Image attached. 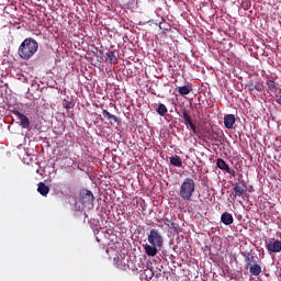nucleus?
I'll use <instances>...</instances> for the list:
<instances>
[{
	"instance_id": "f257e3e1",
	"label": "nucleus",
	"mask_w": 281,
	"mask_h": 281,
	"mask_svg": "<svg viewBox=\"0 0 281 281\" xmlns=\"http://www.w3.org/2000/svg\"><path fill=\"white\" fill-rule=\"evenodd\" d=\"M147 240L149 244L144 246L145 254L155 258L158 254V249L164 247V235L157 228H151L147 235Z\"/></svg>"
},
{
	"instance_id": "f03ea898",
	"label": "nucleus",
	"mask_w": 281,
	"mask_h": 281,
	"mask_svg": "<svg viewBox=\"0 0 281 281\" xmlns=\"http://www.w3.org/2000/svg\"><path fill=\"white\" fill-rule=\"evenodd\" d=\"M36 52H38V42L32 37L25 38L18 49V54L22 60H30Z\"/></svg>"
},
{
	"instance_id": "7ed1b4c3",
	"label": "nucleus",
	"mask_w": 281,
	"mask_h": 281,
	"mask_svg": "<svg viewBox=\"0 0 281 281\" xmlns=\"http://www.w3.org/2000/svg\"><path fill=\"white\" fill-rule=\"evenodd\" d=\"M194 192H196V183H194V179L184 178L180 186L179 196L182 201H192Z\"/></svg>"
},
{
	"instance_id": "20e7f679",
	"label": "nucleus",
	"mask_w": 281,
	"mask_h": 281,
	"mask_svg": "<svg viewBox=\"0 0 281 281\" xmlns=\"http://www.w3.org/2000/svg\"><path fill=\"white\" fill-rule=\"evenodd\" d=\"M248 91H258L262 93L265 91V82L262 79H254L247 82Z\"/></svg>"
},
{
	"instance_id": "39448f33",
	"label": "nucleus",
	"mask_w": 281,
	"mask_h": 281,
	"mask_svg": "<svg viewBox=\"0 0 281 281\" xmlns=\"http://www.w3.org/2000/svg\"><path fill=\"white\" fill-rule=\"evenodd\" d=\"M80 200L86 205H93V201L95 200V198L93 196V192L88 189H83L80 191Z\"/></svg>"
},
{
	"instance_id": "423d86ee",
	"label": "nucleus",
	"mask_w": 281,
	"mask_h": 281,
	"mask_svg": "<svg viewBox=\"0 0 281 281\" xmlns=\"http://www.w3.org/2000/svg\"><path fill=\"white\" fill-rule=\"evenodd\" d=\"M266 248L270 254H280L281 251V240L279 239H270L266 243Z\"/></svg>"
},
{
	"instance_id": "0eeeda50",
	"label": "nucleus",
	"mask_w": 281,
	"mask_h": 281,
	"mask_svg": "<svg viewBox=\"0 0 281 281\" xmlns=\"http://www.w3.org/2000/svg\"><path fill=\"white\" fill-rule=\"evenodd\" d=\"M181 117H183L186 126H189L192 133L196 135V125L192 122V116L188 113V110H182Z\"/></svg>"
},
{
	"instance_id": "6e6552de",
	"label": "nucleus",
	"mask_w": 281,
	"mask_h": 281,
	"mask_svg": "<svg viewBox=\"0 0 281 281\" xmlns=\"http://www.w3.org/2000/svg\"><path fill=\"white\" fill-rule=\"evenodd\" d=\"M173 217L169 218V217H162V223L164 225H166V227H168V229H171V232H173V234H179V224L175 223L173 221L176 218Z\"/></svg>"
},
{
	"instance_id": "1a4fd4ad",
	"label": "nucleus",
	"mask_w": 281,
	"mask_h": 281,
	"mask_svg": "<svg viewBox=\"0 0 281 281\" xmlns=\"http://www.w3.org/2000/svg\"><path fill=\"white\" fill-rule=\"evenodd\" d=\"M13 114L20 120L22 128H27L30 126V119L25 114L19 112V110H13Z\"/></svg>"
},
{
	"instance_id": "9d476101",
	"label": "nucleus",
	"mask_w": 281,
	"mask_h": 281,
	"mask_svg": "<svg viewBox=\"0 0 281 281\" xmlns=\"http://www.w3.org/2000/svg\"><path fill=\"white\" fill-rule=\"evenodd\" d=\"M266 87L268 88V91H270V93H278L279 91H281L280 86H278V83H276V81L273 79H268L266 81Z\"/></svg>"
},
{
	"instance_id": "9b49d317",
	"label": "nucleus",
	"mask_w": 281,
	"mask_h": 281,
	"mask_svg": "<svg viewBox=\"0 0 281 281\" xmlns=\"http://www.w3.org/2000/svg\"><path fill=\"white\" fill-rule=\"evenodd\" d=\"M234 124H236V116L234 114H226L224 116L225 128H234Z\"/></svg>"
},
{
	"instance_id": "f8f14e48",
	"label": "nucleus",
	"mask_w": 281,
	"mask_h": 281,
	"mask_svg": "<svg viewBox=\"0 0 281 281\" xmlns=\"http://www.w3.org/2000/svg\"><path fill=\"white\" fill-rule=\"evenodd\" d=\"M233 191L235 192L234 199H236V196H243V194H245V186H241L240 182H236Z\"/></svg>"
},
{
	"instance_id": "ddd939ff",
	"label": "nucleus",
	"mask_w": 281,
	"mask_h": 281,
	"mask_svg": "<svg viewBox=\"0 0 281 281\" xmlns=\"http://www.w3.org/2000/svg\"><path fill=\"white\" fill-rule=\"evenodd\" d=\"M221 222L224 225H232L234 223V216L228 212H224L221 216Z\"/></svg>"
},
{
	"instance_id": "4468645a",
	"label": "nucleus",
	"mask_w": 281,
	"mask_h": 281,
	"mask_svg": "<svg viewBox=\"0 0 281 281\" xmlns=\"http://www.w3.org/2000/svg\"><path fill=\"white\" fill-rule=\"evenodd\" d=\"M37 192L42 196H47L49 194V187H47V184H45V182H40L37 184Z\"/></svg>"
},
{
	"instance_id": "2eb2a0df",
	"label": "nucleus",
	"mask_w": 281,
	"mask_h": 281,
	"mask_svg": "<svg viewBox=\"0 0 281 281\" xmlns=\"http://www.w3.org/2000/svg\"><path fill=\"white\" fill-rule=\"evenodd\" d=\"M178 93L180 95H190V93H192V85L188 83L186 86L179 87Z\"/></svg>"
},
{
	"instance_id": "dca6fc26",
	"label": "nucleus",
	"mask_w": 281,
	"mask_h": 281,
	"mask_svg": "<svg viewBox=\"0 0 281 281\" xmlns=\"http://www.w3.org/2000/svg\"><path fill=\"white\" fill-rule=\"evenodd\" d=\"M169 161H170L171 166H175L176 168H181V166H183V160H181V157L178 155L171 156L169 158Z\"/></svg>"
},
{
	"instance_id": "f3484780",
	"label": "nucleus",
	"mask_w": 281,
	"mask_h": 281,
	"mask_svg": "<svg viewBox=\"0 0 281 281\" xmlns=\"http://www.w3.org/2000/svg\"><path fill=\"white\" fill-rule=\"evenodd\" d=\"M117 269H121L122 271H128L131 269V266H128V259H120L116 262Z\"/></svg>"
},
{
	"instance_id": "a211bd4d",
	"label": "nucleus",
	"mask_w": 281,
	"mask_h": 281,
	"mask_svg": "<svg viewBox=\"0 0 281 281\" xmlns=\"http://www.w3.org/2000/svg\"><path fill=\"white\" fill-rule=\"evenodd\" d=\"M249 272L251 276H260L262 273V267L258 263H254L250 266Z\"/></svg>"
},
{
	"instance_id": "6ab92c4d",
	"label": "nucleus",
	"mask_w": 281,
	"mask_h": 281,
	"mask_svg": "<svg viewBox=\"0 0 281 281\" xmlns=\"http://www.w3.org/2000/svg\"><path fill=\"white\" fill-rule=\"evenodd\" d=\"M216 166H217V168H220V170H224L225 172H227V170H229V165H227V162H225L223 160V158L217 159Z\"/></svg>"
},
{
	"instance_id": "aec40b11",
	"label": "nucleus",
	"mask_w": 281,
	"mask_h": 281,
	"mask_svg": "<svg viewBox=\"0 0 281 281\" xmlns=\"http://www.w3.org/2000/svg\"><path fill=\"white\" fill-rule=\"evenodd\" d=\"M156 112L158 113V115H160V117H164V115L168 113V108L166 106V104L159 103Z\"/></svg>"
},
{
	"instance_id": "412c9836",
	"label": "nucleus",
	"mask_w": 281,
	"mask_h": 281,
	"mask_svg": "<svg viewBox=\"0 0 281 281\" xmlns=\"http://www.w3.org/2000/svg\"><path fill=\"white\" fill-rule=\"evenodd\" d=\"M103 116L109 120L110 122H119L117 116H115L114 114H111L110 112H108L106 110H102Z\"/></svg>"
},
{
	"instance_id": "4be33fe9",
	"label": "nucleus",
	"mask_w": 281,
	"mask_h": 281,
	"mask_svg": "<svg viewBox=\"0 0 281 281\" xmlns=\"http://www.w3.org/2000/svg\"><path fill=\"white\" fill-rule=\"evenodd\" d=\"M105 60H109V63H116L117 56H115V52H110L106 54Z\"/></svg>"
},
{
	"instance_id": "5701e85b",
	"label": "nucleus",
	"mask_w": 281,
	"mask_h": 281,
	"mask_svg": "<svg viewBox=\"0 0 281 281\" xmlns=\"http://www.w3.org/2000/svg\"><path fill=\"white\" fill-rule=\"evenodd\" d=\"M245 262L246 265H251V262H256V258L254 257V255L247 252L245 255Z\"/></svg>"
},
{
	"instance_id": "b1692460",
	"label": "nucleus",
	"mask_w": 281,
	"mask_h": 281,
	"mask_svg": "<svg viewBox=\"0 0 281 281\" xmlns=\"http://www.w3.org/2000/svg\"><path fill=\"white\" fill-rule=\"evenodd\" d=\"M64 109H71V101L65 99L63 102Z\"/></svg>"
},
{
	"instance_id": "393cba45",
	"label": "nucleus",
	"mask_w": 281,
	"mask_h": 281,
	"mask_svg": "<svg viewBox=\"0 0 281 281\" xmlns=\"http://www.w3.org/2000/svg\"><path fill=\"white\" fill-rule=\"evenodd\" d=\"M276 98H277V103L281 104V90L277 93H274Z\"/></svg>"
},
{
	"instance_id": "a878e982",
	"label": "nucleus",
	"mask_w": 281,
	"mask_h": 281,
	"mask_svg": "<svg viewBox=\"0 0 281 281\" xmlns=\"http://www.w3.org/2000/svg\"><path fill=\"white\" fill-rule=\"evenodd\" d=\"M226 172H227L228 175H231L232 177H236V171L233 170V169H231L229 167H228V170H226Z\"/></svg>"
},
{
	"instance_id": "bb28decb",
	"label": "nucleus",
	"mask_w": 281,
	"mask_h": 281,
	"mask_svg": "<svg viewBox=\"0 0 281 281\" xmlns=\"http://www.w3.org/2000/svg\"><path fill=\"white\" fill-rule=\"evenodd\" d=\"M69 161H70V162L68 164V166H69V167L74 166V160H71V158H69Z\"/></svg>"
},
{
	"instance_id": "cd10ccee",
	"label": "nucleus",
	"mask_w": 281,
	"mask_h": 281,
	"mask_svg": "<svg viewBox=\"0 0 281 281\" xmlns=\"http://www.w3.org/2000/svg\"><path fill=\"white\" fill-rule=\"evenodd\" d=\"M157 223H164V217L162 218H157Z\"/></svg>"
}]
</instances>
